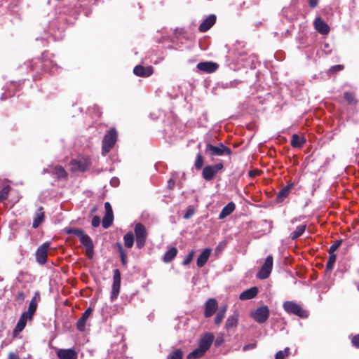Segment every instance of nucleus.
<instances>
[{"mask_svg":"<svg viewBox=\"0 0 359 359\" xmlns=\"http://www.w3.org/2000/svg\"><path fill=\"white\" fill-rule=\"evenodd\" d=\"M283 307L288 314L295 315L301 318H306L308 317V312L295 302L286 301L283 303Z\"/></svg>","mask_w":359,"mask_h":359,"instance_id":"1","label":"nucleus"},{"mask_svg":"<svg viewBox=\"0 0 359 359\" xmlns=\"http://www.w3.org/2000/svg\"><path fill=\"white\" fill-rule=\"evenodd\" d=\"M117 140V132L114 128H111L104 135L102 140V154L106 156L114 147Z\"/></svg>","mask_w":359,"mask_h":359,"instance_id":"2","label":"nucleus"},{"mask_svg":"<svg viewBox=\"0 0 359 359\" xmlns=\"http://www.w3.org/2000/svg\"><path fill=\"white\" fill-rule=\"evenodd\" d=\"M205 152L212 156H231L232 154L231 149L225 146L223 143H219L217 146H214L208 143L206 144Z\"/></svg>","mask_w":359,"mask_h":359,"instance_id":"3","label":"nucleus"},{"mask_svg":"<svg viewBox=\"0 0 359 359\" xmlns=\"http://www.w3.org/2000/svg\"><path fill=\"white\" fill-rule=\"evenodd\" d=\"M134 233L135 235L136 247L138 249L143 248L147 238V232L145 226L141 222L136 223L134 228Z\"/></svg>","mask_w":359,"mask_h":359,"instance_id":"4","label":"nucleus"},{"mask_svg":"<svg viewBox=\"0 0 359 359\" xmlns=\"http://www.w3.org/2000/svg\"><path fill=\"white\" fill-rule=\"evenodd\" d=\"M90 164V159L88 157H80L72 160L69 165L72 172H84L89 168Z\"/></svg>","mask_w":359,"mask_h":359,"instance_id":"5","label":"nucleus"},{"mask_svg":"<svg viewBox=\"0 0 359 359\" xmlns=\"http://www.w3.org/2000/svg\"><path fill=\"white\" fill-rule=\"evenodd\" d=\"M270 310L267 306H262L251 312L250 316L258 323H264L269 318Z\"/></svg>","mask_w":359,"mask_h":359,"instance_id":"6","label":"nucleus"},{"mask_svg":"<svg viewBox=\"0 0 359 359\" xmlns=\"http://www.w3.org/2000/svg\"><path fill=\"white\" fill-rule=\"evenodd\" d=\"M273 264L272 255H268L262 264L261 269L257 272V277L261 280L266 279L271 273Z\"/></svg>","mask_w":359,"mask_h":359,"instance_id":"7","label":"nucleus"},{"mask_svg":"<svg viewBox=\"0 0 359 359\" xmlns=\"http://www.w3.org/2000/svg\"><path fill=\"white\" fill-rule=\"evenodd\" d=\"M224 168L222 163H218L212 165H206L202 171V177L206 181L212 180L215 175Z\"/></svg>","mask_w":359,"mask_h":359,"instance_id":"8","label":"nucleus"},{"mask_svg":"<svg viewBox=\"0 0 359 359\" xmlns=\"http://www.w3.org/2000/svg\"><path fill=\"white\" fill-rule=\"evenodd\" d=\"M121 273L118 269H114L113 271V283L111 287V291L110 294V299L114 302L117 299L121 287Z\"/></svg>","mask_w":359,"mask_h":359,"instance_id":"9","label":"nucleus"},{"mask_svg":"<svg viewBox=\"0 0 359 359\" xmlns=\"http://www.w3.org/2000/svg\"><path fill=\"white\" fill-rule=\"evenodd\" d=\"M50 243L46 242L38 247L35 252L36 261L40 264L43 265L47 262L48 251L50 248Z\"/></svg>","mask_w":359,"mask_h":359,"instance_id":"10","label":"nucleus"},{"mask_svg":"<svg viewBox=\"0 0 359 359\" xmlns=\"http://www.w3.org/2000/svg\"><path fill=\"white\" fill-rule=\"evenodd\" d=\"M42 68L50 74L57 72L60 67L48 55H43Z\"/></svg>","mask_w":359,"mask_h":359,"instance_id":"11","label":"nucleus"},{"mask_svg":"<svg viewBox=\"0 0 359 359\" xmlns=\"http://www.w3.org/2000/svg\"><path fill=\"white\" fill-rule=\"evenodd\" d=\"M80 242L86 248V254L88 258L92 259L94 255V245L91 238L83 233L79 237Z\"/></svg>","mask_w":359,"mask_h":359,"instance_id":"12","label":"nucleus"},{"mask_svg":"<svg viewBox=\"0 0 359 359\" xmlns=\"http://www.w3.org/2000/svg\"><path fill=\"white\" fill-rule=\"evenodd\" d=\"M214 335L212 333H205L199 340L198 347L204 350L205 352L210 348L213 341Z\"/></svg>","mask_w":359,"mask_h":359,"instance_id":"13","label":"nucleus"},{"mask_svg":"<svg viewBox=\"0 0 359 359\" xmlns=\"http://www.w3.org/2000/svg\"><path fill=\"white\" fill-rule=\"evenodd\" d=\"M218 307L217 302L214 298H210L205 302L204 316L205 318L211 317L217 311Z\"/></svg>","mask_w":359,"mask_h":359,"instance_id":"14","label":"nucleus"},{"mask_svg":"<svg viewBox=\"0 0 359 359\" xmlns=\"http://www.w3.org/2000/svg\"><path fill=\"white\" fill-rule=\"evenodd\" d=\"M59 359H77L78 355L74 348H61L57 351Z\"/></svg>","mask_w":359,"mask_h":359,"instance_id":"15","label":"nucleus"},{"mask_svg":"<svg viewBox=\"0 0 359 359\" xmlns=\"http://www.w3.org/2000/svg\"><path fill=\"white\" fill-rule=\"evenodd\" d=\"M216 15L211 14L208 15L200 25L198 30L201 32H205L209 30L216 22Z\"/></svg>","mask_w":359,"mask_h":359,"instance_id":"16","label":"nucleus"},{"mask_svg":"<svg viewBox=\"0 0 359 359\" xmlns=\"http://www.w3.org/2000/svg\"><path fill=\"white\" fill-rule=\"evenodd\" d=\"M93 313V309L88 307L82 314L81 317L78 320L76 323V327L80 332H83L86 329V323L88 318L91 316Z\"/></svg>","mask_w":359,"mask_h":359,"instance_id":"17","label":"nucleus"},{"mask_svg":"<svg viewBox=\"0 0 359 359\" xmlns=\"http://www.w3.org/2000/svg\"><path fill=\"white\" fill-rule=\"evenodd\" d=\"M133 73L137 76L149 77L153 74V67L137 65L133 69Z\"/></svg>","mask_w":359,"mask_h":359,"instance_id":"18","label":"nucleus"},{"mask_svg":"<svg viewBox=\"0 0 359 359\" xmlns=\"http://www.w3.org/2000/svg\"><path fill=\"white\" fill-rule=\"evenodd\" d=\"M196 67L202 72L206 73H212L217 70L218 65L214 62H199Z\"/></svg>","mask_w":359,"mask_h":359,"instance_id":"19","label":"nucleus"},{"mask_svg":"<svg viewBox=\"0 0 359 359\" xmlns=\"http://www.w3.org/2000/svg\"><path fill=\"white\" fill-rule=\"evenodd\" d=\"M315 29L321 34H327L330 32V27L320 17L314 20Z\"/></svg>","mask_w":359,"mask_h":359,"instance_id":"20","label":"nucleus"},{"mask_svg":"<svg viewBox=\"0 0 359 359\" xmlns=\"http://www.w3.org/2000/svg\"><path fill=\"white\" fill-rule=\"evenodd\" d=\"M258 293V288L257 287H252L248 290H244L240 294L239 298L241 300L251 299L257 296Z\"/></svg>","mask_w":359,"mask_h":359,"instance_id":"21","label":"nucleus"},{"mask_svg":"<svg viewBox=\"0 0 359 359\" xmlns=\"http://www.w3.org/2000/svg\"><path fill=\"white\" fill-rule=\"evenodd\" d=\"M211 253V249L205 248L198 256L196 264L198 267H203L207 262Z\"/></svg>","mask_w":359,"mask_h":359,"instance_id":"22","label":"nucleus"},{"mask_svg":"<svg viewBox=\"0 0 359 359\" xmlns=\"http://www.w3.org/2000/svg\"><path fill=\"white\" fill-rule=\"evenodd\" d=\"M238 322V314L234 313L233 315L229 316L225 323V328L227 330L236 327Z\"/></svg>","mask_w":359,"mask_h":359,"instance_id":"23","label":"nucleus"},{"mask_svg":"<svg viewBox=\"0 0 359 359\" xmlns=\"http://www.w3.org/2000/svg\"><path fill=\"white\" fill-rule=\"evenodd\" d=\"M235 208L236 205L234 203L229 202L222 209L219 215V219H222L226 217L228 215L232 213V212L235 210Z\"/></svg>","mask_w":359,"mask_h":359,"instance_id":"24","label":"nucleus"},{"mask_svg":"<svg viewBox=\"0 0 359 359\" xmlns=\"http://www.w3.org/2000/svg\"><path fill=\"white\" fill-rule=\"evenodd\" d=\"M293 184H290L283 187L277 194L276 201L278 203H281L283 200L287 198L290 192L291 188Z\"/></svg>","mask_w":359,"mask_h":359,"instance_id":"25","label":"nucleus"},{"mask_svg":"<svg viewBox=\"0 0 359 359\" xmlns=\"http://www.w3.org/2000/svg\"><path fill=\"white\" fill-rule=\"evenodd\" d=\"M305 143L304 137H299L297 134L292 135L290 144L293 148H302Z\"/></svg>","mask_w":359,"mask_h":359,"instance_id":"26","label":"nucleus"},{"mask_svg":"<svg viewBox=\"0 0 359 359\" xmlns=\"http://www.w3.org/2000/svg\"><path fill=\"white\" fill-rule=\"evenodd\" d=\"M50 172L57 179H65L67 177V172L60 165L53 168Z\"/></svg>","mask_w":359,"mask_h":359,"instance_id":"27","label":"nucleus"},{"mask_svg":"<svg viewBox=\"0 0 359 359\" xmlns=\"http://www.w3.org/2000/svg\"><path fill=\"white\" fill-rule=\"evenodd\" d=\"M44 220V212L42 211V208L39 209V212L34 215L32 227L37 228Z\"/></svg>","mask_w":359,"mask_h":359,"instance_id":"28","label":"nucleus"},{"mask_svg":"<svg viewBox=\"0 0 359 359\" xmlns=\"http://www.w3.org/2000/svg\"><path fill=\"white\" fill-rule=\"evenodd\" d=\"M177 250L176 248L172 247L165 252L163 255V260L165 263L170 262L177 255Z\"/></svg>","mask_w":359,"mask_h":359,"instance_id":"29","label":"nucleus"},{"mask_svg":"<svg viewBox=\"0 0 359 359\" xmlns=\"http://www.w3.org/2000/svg\"><path fill=\"white\" fill-rule=\"evenodd\" d=\"M306 229V224L297 226L295 230L290 233V238L293 241L297 240L305 232Z\"/></svg>","mask_w":359,"mask_h":359,"instance_id":"30","label":"nucleus"},{"mask_svg":"<svg viewBox=\"0 0 359 359\" xmlns=\"http://www.w3.org/2000/svg\"><path fill=\"white\" fill-rule=\"evenodd\" d=\"M226 310H227L226 305H224L219 309V311L216 314V316L215 317V325H220V323L222 322V320L225 316Z\"/></svg>","mask_w":359,"mask_h":359,"instance_id":"31","label":"nucleus"},{"mask_svg":"<svg viewBox=\"0 0 359 359\" xmlns=\"http://www.w3.org/2000/svg\"><path fill=\"white\" fill-rule=\"evenodd\" d=\"M206 352L200 347L194 349L187 355V359H198L202 358Z\"/></svg>","mask_w":359,"mask_h":359,"instance_id":"32","label":"nucleus"},{"mask_svg":"<svg viewBox=\"0 0 359 359\" xmlns=\"http://www.w3.org/2000/svg\"><path fill=\"white\" fill-rule=\"evenodd\" d=\"M124 245L128 248H131L134 245V234L129 231L123 236Z\"/></svg>","mask_w":359,"mask_h":359,"instance_id":"33","label":"nucleus"},{"mask_svg":"<svg viewBox=\"0 0 359 359\" xmlns=\"http://www.w3.org/2000/svg\"><path fill=\"white\" fill-rule=\"evenodd\" d=\"M344 98L350 105H355L358 103L355 95L352 92H345L344 93Z\"/></svg>","mask_w":359,"mask_h":359,"instance_id":"34","label":"nucleus"},{"mask_svg":"<svg viewBox=\"0 0 359 359\" xmlns=\"http://www.w3.org/2000/svg\"><path fill=\"white\" fill-rule=\"evenodd\" d=\"M114 215L105 214L102 218V225L104 229H108L113 224Z\"/></svg>","mask_w":359,"mask_h":359,"instance_id":"35","label":"nucleus"},{"mask_svg":"<svg viewBox=\"0 0 359 359\" xmlns=\"http://www.w3.org/2000/svg\"><path fill=\"white\" fill-rule=\"evenodd\" d=\"M64 231L67 234H74L79 238L84 233L81 229L74 227H66L65 228Z\"/></svg>","mask_w":359,"mask_h":359,"instance_id":"36","label":"nucleus"},{"mask_svg":"<svg viewBox=\"0 0 359 359\" xmlns=\"http://www.w3.org/2000/svg\"><path fill=\"white\" fill-rule=\"evenodd\" d=\"M118 251L120 254V258H121L122 264L124 266H127V253L125 251V250L123 248L121 244H120V243L118 244Z\"/></svg>","mask_w":359,"mask_h":359,"instance_id":"37","label":"nucleus"},{"mask_svg":"<svg viewBox=\"0 0 359 359\" xmlns=\"http://www.w3.org/2000/svg\"><path fill=\"white\" fill-rule=\"evenodd\" d=\"M36 307H37V304H36L34 298H33L29 303L28 311H27V313H29L28 318H32V316L34 315V313H35V311L36 310Z\"/></svg>","mask_w":359,"mask_h":359,"instance_id":"38","label":"nucleus"},{"mask_svg":"<svg viewBox=\"0 0 359 359\" xmlns=\"http://www.w3.org/2000/svg\"><path fill=\"white\" fill-rule=\"evenodd\" d=\"M183 352L181 349H176L172 351L167 357V359H182Z\"/></svg>","mask_w":359,"mask_h":359,"instance_id":"39","label":"nucleus"},{"mask_svg":"<svg viewBox=\"0 0 359 359\" xmlns=\"http://www.w3.org/2000/svg\"><path fill=\"white\" fill-rule=\"evenodd\" d=\"M10 190L11 187L9 185H6L1 189L0 191V203L7 198Z\"/></svg>","mask_w":359,"mask_h":359,"instance_id":"40","label":"nucleus"},{"mask_svg":"<svg viewBox=\"0 0 359 359\" xmlns=\"http://www.w3.org/2000/svg\"><path fill=\"white\" fill-rule=\"evenodd\" d=\"M337 259L336 255H330L329 259L326 264V271H331Z\"/></svg>","mask_w":359,"mask_h":359,"instance_id":"41","label":"nucleus"},{"mask_svg":"<svg viewBox=\"0 0 359 359\" xmlns=\"http://www.w3.org/2000/svg\"><path fill=\"white\" fill-rule=\"evenodd\" d=\"M290 352V348L286 347L284 350L278 351L276 353L275 358L276 359H284L285 357L289 355Z\"/></svg>","mask_w":359,"mask_h":359,"instance_id":"42","label":"nucleus"},{"mask_svg":"<svg viewBox=\"0 0 359 359\" xmlns=\"http://www.w3.org/2000/svg\"><path fill=\"white\" fill-rule=\"evenodd\" d=\"M203 165V158L202 155L200 153H198L196 155L194 165L197 170H200L202 168Z\"/></svg>","mask_w":359,"mask_h":359,"instance_id":"43","label":"nucleus"},{"mask_svg":"<svg viewBox=\"0 0 359 359\" xmlns=\"http://www.w3.org/2000/svg\"><path fill=\"white\" fill-rule=\"evenodd\" d=\"M194 254H195V251L194 250H191L189 252V254L187 255L185 259H184V261L182 262L183 265H184V266L189 265L191 263V262L192 261Z\"/></svg>","mask_w":359,"mask_h":359,"instance_id":"44","label":"nucleus"},{"mask_svg":"<svg viewBox=\"0 0 359 359\" xmlns=\"http://www.w3.org/2000/svg\"><path fill=\"white\" fill-rule=\"evenodd\" d=\"M341 243H342V240L337 241L333 245H332L330 247V249L328 250V253L330 255H335L334 253V251L337 250V248L341 245Z\"/></svg>","mask_w":359,"mask_h":359,"instance_id":"45","label":"nucleus"},{"mask_svg":"<svg viewBox=\"0 0 359 359\" xmlns=\"http://www.w3.org/2000/svg\"><path fill=\"white\" fill-rule=\"evenodd\" d=\"M194 213H195V210H194V207L190 205L187 208L186 212L184 215V218L186 219H189L191 217H193Z\"/></svg>","mask_w":359,"mask_h":359,"instance_id":"46","label":"nucleus"},{"mask_svg":"<svg viewBox=\"0 0 359 359\" xmlns=\"http://www.w3.org/2000/svg\"><path fill=\"white\" fill-rule=\"evenodd\" d=\"M26 326V319H20L15 327V331L21 332Z\"/></svg>","mask_w":359,"mask_h":359,"instance_id":"47","label":"nucleus"},{"mask_svg":"<svg viewBox=\"0 0 359 359\" xmlns=\"http://www.w3.org/2000/svg\"><path fill=\"white\" fill-rule=\"evenodd\" d=\"M256 346H257V343L256 342L248 344L245 345L243 347V351H249V350H252V349L255 348Z\"/></svg>","mask_w":359,"mask_h":359,"instance_id":"48","label":"nucleus"},{"mask_svg":"<svg viewBox=\"0 0 359 359\" xmlns=\"http://www.w3.org/2000/svg\"><path fill=\"white\" fill-rule=\"evenodd\" d=\"M100 219L98 216L95 215L93 217L91 224L93 227H97L100 226Z\"/></svg>","mask_w":359,"mask_h":359,"instance_id":"49","label":"nucleus"},{"mask_svg":"<svg viewBox=\"0 0 359 359\" xmlns=\"http://www.w3.org/2000/svg\"><path fill=\"white\" fill-rule=\"evenodd\" d=\"M104 208L106 211L105 214L113 215L112 208L109 202H105Z\"/></svg>","mask_w":359,"mask_h":359,"instance_id":"50","label":"nucleus"},{"mask_svg":"<svg viewBox=\"0 0 359 359\" xmlns=\"http://www.w3.org/2000/svg\"><path fill=\"white\" fill-rule=\"evenodd\" d=\"M351 342L354 346L359 348V334L353 337Z\"/></svg>","mask_w":359,"mask_h":359,"instance_id":"51","label":"nucleus"},{"mask_svg":"<svg viewBox=\"0 0 359 359\" xmlns=\"http://www.w3.org/2000/svg\"><path fill=\"white\" fill-rule=\"evenodd\" d=\"M308 4L311 8H315L319 4V0H308Z\"/></svg>","mask_w":359,"mask_h":359,"instance_id":"52","label":"nucleus"},{"mask_svg":"<svg viewBox=\"0 0 359 359\" xmlns=\"http://www.w3.org/2000/svg\"><path fill=\"white\" fill-rule=\"evenodd\" d=\"M238 83H240L239 81L238 80H233V81H230L229 83H226L225 84V87L224 88H232V87H234L236 86V84H238Z\"/></svg>","mask_w":359,"mask_h":359,"instance_id":"53","label":"nucleus"},{"mask_svg":"<svg viewBox=\"0 0 359 359\" xmlns=\"http://www.w3.org/2000/svg\"><path fill=\"white\" fill-rule=\"evenodd\" d=\"M341 69H343V66L341 65H337L331 67V68L330 69V72L341 71Z\"/></svg>","mask_w":359,"mask_h":359,"instance_id":"54","label":"nucleus"},{"mask_svg":"<svg viewBox=\"0 0 359 359\" xmlns=\"http://www.w3.org/2000/svg\"><path fill=\"white\" fill-rule=\"evenodd\" d=\"M110 184L113 187H117L119 184V180L117 177H113L110 180Z\"/></svg>","mask_w":359,"mask_h":359,"instance_id":"55","label":"nucleus"},{"mask_svg":"<svg viewBox=\"0 0 359 359\" xmlns=\"http://www.w3.org/2000/svg\"><path fill=\"white\" fill-rule=\"evenodd\" d=\"M16 297H17L18 299L24 300V299H25V294H24V292L22 291H20V292H18L17 293Z\"/></svg>","mask_w":359,"mask_h":359,"instance_id":"56","label":"nucleus"},{"mask_svg":"<svg viewBox=\"0 0 359 359\" xmlns=\"http://www.w3.org/2000/svg\"><path fill=\"white\" fill-rule=\"evenodd\" d=\"M8 359H20L19 356L15 353H10L8 354Z\"/></svg>","mask_w":359,"mask_h":359,"instance_id":"57","label":"nucleus"},{"mask_svg":"<svg viewBox=\"0 0 359 359\" xmlns=\"http://www.w3.org/2000/svg\"><path fill=\"white\" fill-rule=\"evenodd\" d=\"M168 187L170 189H172L174 188V186H175V182L172 180V179H170L168 182Z\"/></svg>","mask_w":359,"mask_h":359,"instance_id":"58","label":"nucleus"},{"mask_svg":"<svg viewBox=\"0 0 359 359\" xmlns=\"http://www.w3.org/2000/svg\"><path fill=\"white\" fill-rule=\"evenodd\" d=\"M28 314H29V313L24 312L20 319H26V320H27V319H29Z\"/></svg>","mask_w":359,"mask_h":359,"instance_id":"59","label":"nucleus"},{"mask_svg":"<svg viewBox=\"0 0 359 359\" xmlns=\"http://www.w3.org/2000/svg\"><path fill=\"white\" fill-rule=\"evenodd\" d=\"M97 208L95 207L93 208L91 210V213H94L96 211Z\"/></svg>","mask_w":359,"mask_h":359,"instance_id":"60","label":"nucleus"},{"mask_svg":"<svg viewBox=\"0 0 359 359\" xmlns=\"http://www.w3.org/2000/svg\"><path fill=\"white\" fill-rule=\"evenodd\" d=\"M299 219L298 218H294V219L292 220V222L294 223L295 222L299 221Z\"/></svg>","mask_w":359,"mask_h":359,"instance_id":"61","label":"nucleus"},{"mask_svg":"<svg viewBox=\"0 0 359 359\" xmlns=\"http://www.w3.org/2000/svg\"><path fill=\"white\" fill-rule=\"evenodd\" d=\"M5 99H6V97H4V95H2L1 97V100H4Z\"/></svg>","mask_w":359,"mask_h":359,"instance_id":"62","label":"nucleus"},{"mask_svg":"<svg viewBox=\"0 0 359 359\" xmlns=\"http://www.w3.org/2000/svg\"><path fill=\"white\" fill-rule=\"evenodd\" d=\"M325 48H327L329 46H328V44H327V43H325Z\"/></svg>","mask_w":359,"mask_h":359,"instance_id":"63","label":"nucleus"},{"mask_svg":"<svg viewBox=\"0 0 359 359\" xmlns=\"http://www.w3.org/2000/svg\"><path fill=\"white\" fill-rule=\"evenodd\" d=\"M216 345H218L219 344V341H215Z\"/></svg>","mask_w":359,"mask_h":359,"instance_id":"64","label":"nucleus"}]
</instances>
